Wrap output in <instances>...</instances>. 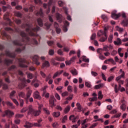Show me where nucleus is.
Masks as SVG:
<instances>
[{"mask_svg":"<svg viewBox=\"0 0 128 128\" xmlns=\"http://www.w3.org/2000/svg\"><path fill=\"white\" fill-rule=\"evenodd\" d=\"M91 74H92V76H98V74L96 73V72H94V71H92L91 72Z\"/></svg>","mask_w":128,"mask_h":128,"instance_id":"nucleus-61","label":"nucleus"},{"mask_svg":"<svg viewBox=\"0 0 128 128\" xmlns=\"http://www.w3.org/2000/svg\"><path fill=\"white\" fill-rule=\"evenodd\" d=\"M27 76H28V78H30V80L32 79V78H34V76H32V74H28Z\"/></svg>","mask_w":128,"mask_h":128,"instance_id":"nucleus-54","label":"nucleus"},{"mask_svg":"<svg viewBox=\"0 0 128 128\" xmlns=\"http://www.w3.org/2000/svg\"><path fill=\"white\" fill-rule=\"evenodd\" d=\"M102 34L104 35V32H102V30H100L98 32V36H102Z\"/></svg>","mask_w":128,"mask_h":128,"instance_id":"nucleus-40","label":"nucleus"},{"mask_svg":"<svg viewBox=\"0 0 128 128\" xmlns=\"http://www.w3.org/2000/svg\"><path fill=\"white\" fill-rule=\"evenodd\" d=\"M116 30L120 32H124V29L122 28H120L118 26H116Z\"/></svg>","mask_w":128,"mask_h":128,"instance_id":"nucleus-34","label":"nucleus"},{"mask_svg":"<svg viewBox=\"0 0 128 128\" xmlns=\"http://www.w3.org/2000/svg\"><path fill=\"white\" fill-rule=\"evenodd\" d=\"M60 80H62V79L60 78H56L54 80V83L56 84H58Z\"/></svg>","mask_w":128,"mask_h":128,"instance_id":"nucleus-41","label":"nucleus"},{"mask_svg":"<svg viewBox=\"0 0 128 128\" xmlns=\"http://www.w3.org/2000/svg\"><path fill=\"white\" fill-rule=\"evenodd\" d=\"M43 110L46 114H50V111L47 108H44Z\"/></svg>","mask_w":128,"mask_h":128,"instance_id":"nucleus-51","label":"nucleus"},{"mask_svg":"<svg viewBox=\"0 0 128 128\" xmlns=\"http://www.w3.org/2000/svg\"><path fill=\"white\" fill-rule=\"evenodd\" d=\"M51 64H52V66H58V64H60V62H56V58H52L50 61Z\"/></svg>","mask_w":128,"mask_h":128,"instance_id":"nucleus-12","label":"nucleus"},{"mask_svg":"<svg viewBox=\"0 0 128 128\" xmlns=\"http://www.w3.org/2000/svg\"><path fill=\"white\" fill-rule=\"evenodd\" d=\"M56 110H62V106H56Z\"/></svg>","mask_w":128,"mask_h":128,"instance_id":"nucleus-58","label":"nucleus"},{"mask_svg":"<svg viewBox=\"0 0 128 128\" xmlns=\"http://www.w3.org/2000/svg\"><path fill=\"white\" fill-rule=\"evenodd\" d=\"M32 90H29L26 94V98H30V96H32Z\"/></svg>","mask_w":128,"mask_h":128,"instance_id":"nucleus-19","label":"nucleus"},{"mask_svg":"<svg viewBox=\"0 0 128 128\" xmlns=\"http://www.w3.org/2000/svg\"><path fill=\"white\" fill-rule=\"evenodd\" d=\"M26 110H28V108H26V107L23 108L21 111L20 112H26Z\"/></svg>","mask_w":128,"mask_h":128,"instance_id":"nucleus-60","label":"nucleus"},{"mask_svg":"<svg viewBox=\"0 0 128 128\" xmlns=\"http://www.w3.org/2000/svg\"><path fill=\"white\" fill-rule=\"evenodd\" d=\"M47 44L50 46H52L54 44V41H48L47 42Z\"/></svg>","mask_w":128,"mask_h":128,"instance_id":"nucleus-53","label":"nucleus"},{"mask_svg":"<svg viewBox=\"0 0 128 128\" xmlns=\"http://www.w3.org/2000/svg\"><path fill=\"white\" fill-rule=\"evenodd\" d=\"M70 110V106L68 105L66 107V108L64 110V112L65 114H68Z\"/></svg>","mask_w":128,"mask_h":128,"instance_id":"nucleus-15","label":"nucleus"},{"mask_svg":"<svg viewBox=\"0 0 128 128\" xmlns=\"http://www.w3.org/2000/svg\"><path fill=\"white\" fill-rule=\"evenodd\" d=\"M114 44L115 46H120L122 44V40L120 38H117L116 40L114 42Z\"/></svg>","mask_w":128,"mask_h":128,"instance_id":"nucleus-8","label":"nucleus"},{"mask_svg":"<svg viewBox=\"0 0 128 128\" xmlns=\"http://www.w3.org/2000/svg\"><path fill=\"white\" fill-rule=\"evenodd\" d=\"M101 18H102L104 22H108V16H106V15H102Z\"/></svg>","mask_w":128,"mask_h":128,"instance_id":"nucleus-37","label":"nucleus"},{"mask_svg":"<svg viewBox=\"0 0 128 128\" xmlns=\"http://www.w3.org/2000/svg\"><path fill=\"white\" fill-rule=\"evenodd\" d=\"M120 110H126V104H122L120 106Z\"/></svg>","mask_w":128,"mask_h":128,"instance_id":"nucleus-30","label":"nucleus"},{"mask_svg":"<svg viewBox=\"0 0 128 128\" xmlns=\"http://www.w3.org/2000/svg\"><path fill=\"white\" fill-rule=\"evenodd\" d=\"M104 84H99L96 85L94 86V88L96 90H98V88H104Z\"/></svg>","mask_w":128,"mask_h":128,"instance_id":"nucleus-14","label":"nucleus"},{"mask_svg":"<svg viewBox=\"0 0 128 128\" xmlns=\"http://www.w3.org/2000/svg\"><path fill=\"white\" fill-rule=\"evenodd\" d=\"M12 102H14L16 104V106H18V100H16L14 98H12Z\"/></svg>","mask_w":128,"mask_h":128,"instance_id":"nucleus-56","label":"nucleus"},{"mask_svg":"<svg viewBox=\"0 0 128 128\" xmlns=\"http://www.w3.org/2000/svg\"><path fill=\"white\" fill-rule=\"evenodd\" d=\"M76 118L74 116V114H72V115L70 116V117H69L70 120H72V122H76Z\"/></svg>","mask_w":128,"mask_h":128,"instance_id":"nucleus-13","label":"nucleus"},{"mask_svg":"<svg viewBox=\"0 0 128 128\" xmlns=\"http://www.w3.org/2000/svg\"><path fill=\"white\" fill-rule=\"evenodd\" d=\"M85 86H86V88H92V84L90 82H85Z\"/></svg>","mask_w":128,"mask_h":128,"instance_id":"nucleus-39","label":"nucleus"},{"mask_svg":"<svg viewBox=\"0 0 128 128\" xmlns=\"http://www.w3.org/2000/svg\"><path fill=\"white\" fill-rule=\"evenodd\" d=\"M98 126V124L96 123H94V124H93L90 127V128H96V126Z\"/></svg>","mask_w":128,"mask_h":128,"instance_id":"nucleus-64","label":"nucleus"},{"mask_svg":"<svg viewBox=\"0 0 128 128\" xmlns=\"http://www.w3.org/2000/svg\"><path fill=\"white\" fill-rule=\"evenodd\" d=\"M58 4L60 6H63L64 2H62V1H59L58 2Z\"/></svg>","mask_w":128,"mask_h":128,"instance_id":"nucleus-62","label":"nucleus"},{"mask_svg":"<svg viewBox=\"0 0 128 128\" xmlns=\"http://www.w3.org/2000/svg\"><path fill=\"white\" fill-rule=\"evenodd\" d=\"M96 38V34H93L91 36L90 39L94 40Z\"/></svg>","mask_w":128,"mask_h":128,"instance_id":"nucleus-49","label":"nucleus"},{"mask_svg":"<svg viewBox=\"0 0 128 128\" xmlns=\"http://www.w3.org/2000/svg\"><path fill=\"white\" fill-rule=\"evenodd\" d=\"M64 72V70H62L60 71H58L56 72H55L52 76L53 78H56V76H60V74H62Z\"/></svg>","mask_w":128,"mask_h":128,"instance_id":"nucleus-6","label":"nucleus"},{"mask_svg":"<svg viewBox=\"0 0 128 128\" xmlns=\"http://www.w3.org/2000/svg\"><path fill=\"white\" fill-rule=\"evenodd\" d=\"M88 100L90 102H96V100H98V97L90 98Z\"/></svg>","mask_w":128,"mask_h":128,"instance_id":"nucleus-36","label":"nucleus"},{"mask_svg":"<svg viewBox=\"0 0 128 128\" xmlns=\"http://www.w3.org/2000/svg\"><path fill=\"white\" fill-rule=\"evenodd\" d=\"M18 96L20 98H26V94L24 92H20L18 93Z\"/></svg>","mask_w":128,"mask_h":128,"instance_id":"nucleus-20","label":"nucleus"},{"mask_svg":"<svg viewBox=\"0 0 128 128\" xmlns=\"http://www.w3.org/2000/svg\"><path fill=\"white\" fill-rule=\"evenodd\" d=\"M114 76H110L108 78V82H112V80H114Z\"/></svg>","mask_w":128,"mask_h":128,"instance_id":"nucleus-55","label":"nucleus"},{"mask_svg":"<svg viewBox=\"0 0 128 128\" xmlns=\"http://www.w3.org/2000/svg\"><path fill=\"white\" fill-rule=\"evenodd\" d=\"M112 38H114V36L110 35L108 38V42L110 43L112 42Z\"/></svg>","mask_w":128,"mask_h":128,"instance_id":"nucleus-38","label":"nucleus"},{"mask_svg":"<svg viewBox=\"0 0 128 128\" xmlns=\"http://www.w3.org/2000/svg\"><path fill=\"white\" fill-rule=\"evenodd\" d=\"M54 96L56 98V100H60V94H58L55 93Z\"/></svg>","mask_w":128,"mask_h":128,"instance_id":"nucleus-35","label":"nucleus"},{"mask_svg":"<svg viewBox=\"0 0 128 128\" xmlns=\"http://www.w3.org/2000/svg\"><path fill=\"white\" fill-rule=\"evenodd\" d=\"M122 24H124V26H128V20H125L122 21Z\"/></svg>","mask_w":128,"mask_h":128,"instance_id":"nucleus-47","label":"nucleus"},{"mask_svg":"<svg viewBox=\"0 0 128 128\" xmlns=\"http://www.w3.org/2000/svg\"><path fill=\"white\" fill-rule=\"evenodd\" d=\"M28 110V114H32V112L34 110V108H32V106L30 105L27 108Z\"/></svg>","mask_w":128,"mask_h":128,"instance_id":"nucleus-3","label":"nucleus"},{"mask_svg":"<svg viewBox=\"0 0 128 128\" xmlns=\"http://www.w3.org/2000/svg\"><path fill=\"white\" fill-rule=\"evenodd\" d=\"M70 72L72 74V76H78V71H76V69L71 70Z\"/></svg>","mask_w":128,"mask_h":128,"instance_id":"nucleus-21","label":"nucleus"},{"mask_svg":"<svg viewBox=\"0 0 128 128\" xmlns=\"http://www.w3.org/2000/svg\"><path fill=\"white\" fill-rule=\"evenodd\" d=\"M81 58L83 62H90V59L86 58V56H82Z\"/></svg>","mask_w":128,"mask_h":128,"instance_id":"nucleus-18","label":"nucleus"},{"mask_svg":"<svg viewBox=\"0 0 128 128\" xmlns=\"http://www.w3.org/2000/svg\"><path fill=\"white\" fill-rule=\"evenodd\" d=\"M36 82H37V83H35L34 84V86L35 88H38V86H40V81H38L36 80H33L32 83H31V84L32 86V84H34V83Z\"/></svg>","mask_w":128,"mask_h":128,"instance_id":"nucleus-7","label":"nucleus"},{"mask_svg":"<svg viewBox=\"0 0 128 128\" xmlns=\"http://www.w3.org/2000/svg\"><path fill=\"white\" fill-rule=\"evenodd\" d=\"M104 98V96L102 94V91H99L98 92V100H102Z\"/></svg>","mask_w":128,"mask_h":128,"instance_id":"nucleus-25","label":"nucleus"},{"mask_svg":"<svg viewBox=\"0 0 128 128\" xmlns=\"http://www.w3.org/2000/svg\"><path fill=\"white\" fill-rule=\"evenodd\" d=\"M24 114H17L15 115L16 118H22Z\"/></svg>","mask_w":128,"mask_h":128,"instance_id":"nucleus-28","label":"nucleus"},{"mask_svg":"<svg viewBox=\"0 0 128 128\" xmlns=\"http://www.w3.org/2000/svg\"><path fill=\"white\" fill-rule=\"evenodd\" d=\"M104 38H100L99 40L100 42H106V40L108 38V36H106V34H104Z\"/></svg>","mask_w":128,"mask_h":128,"instance_id":"nucleus-27","label":"nucleus"},{"mask_svg":"<svg viewBox=\"0 0 128 128\" xmlns=\"http://www.w3.org/2000/svg\"><path fill=\"white\" fill-rule=\"evenodd\" d=\"M36 58H38V56H34V57L33 58V60L34 62H35L36 64V66H40V63L38 62V60H36Z\"/></svg>","mask_w":128,"mask_h":128,"instance_id":"nucleus-23","label":"nucleus"},{"mask_svg":"<svg viewBox=\"0 0 128 128\" xmlns=\"http://www.w3.org/2000/svg\"><path fill=\"white\" fill-rule=\"evenodd\" d=\"M50 56H54V51L52 50H49V52H48Z\"/></svg>","mask_w":128,"mask_h":128,"instance_id":"nucleus-46","label":"nucleus"},{"mask_svg":"<svg viewBox=\"0 0 128 128\" xmlns=\"http://www.w3.org/2000/svg\"><path fill=\"white\" fill-rule=\"evenodd\" d=\"M37 22L39 26H44V24H42V19L40 18L38 19Z\"/></svg>","mask_w":128,"mask_h":128,"instance_id":"nucleus-29","label":"nucleus"},{"mask_svg":"<svg viewBox=\"0 0 128 128\" xmlns=\"http://www.w3.org/2000/svg\"><path fill=\"white\" fill-rule=\"evenodd\" d=\"M56 100L54 96L49 100L50 106L51 108H52L54 106V102H56Z\"/></svg>","mask_w":128,"mask_h":128,"instance_id":"nucleus-2","label":"nucleus"},{"mask_svg":"<svg viewBox=\"0 0 128 128\" xmlns=\"http://www.w3.org/2000/svg\"><path fill=\"white\" fill-rule=\"evenodd\" d=\"M103 50H104V52H108L109 50L108 46H104L103 48Z\"/></svg>","mask_w":128,"mask_h":128,"instance_id":"nucleus-45","label":"nucleus"},{"mask_svg":"<svg viewBox=\"0 0 128 128\" xmlns=\"http://www.w3.org/2000/svg\"><path fill=\"white\" fill-rule=\"evenodd\" d=\"M33 97L34 98H36L37 100H40V98H42L40 95V92L38 90L35 91L33 93Z\"/></svg>","mask_w":128,"mask_h":128,"instance_id":"nucleus-1","label":"nucleus"},{"mask_svg":"<svg viewBox=\"0 0 128 128\" xmlns=\"http://www.w3.org/2000/svg\"><path fill=\"white\" fill-rule=\"evenodd\" d=\"M71 64H72V62L70 60L69 61L68 60L66 61V66H70Z\"/></svg>","mask_w":128,"mask_h":128,"instance_id":"nucleus-59","label":"nucleus"},{"mask_svg":"<svg viewBox=\"0 0 128 128\" xmlns=\"http://www.w3.org/2000/svg\"><path fill=\"white\" fill-rule=\"evenodd\" d=\"M90 96V94H88V92H83L82 96H84V98H86V96Z\"/></svg>","mask_w":128,"mask_h":128,"instance_id":"nucleus-52","label":"nucleus"},{"mask_svg":"<svg viewBox=\"0 0 128 128\" xmlns=\"http://www.w3.org/2000/svg\"><path fill=\"white\" fill-rule=\"evenodd\" d=\"M42 96H44V98H50V94L48 92H46L44 91Z\"/></svg>","mask_w":128,"mask_h":128,"instance_id":"nucleus-24","label":"nucleus"},{"mask_svg":"<svg viewBox=\"0 0 128 128\" xmlns=\"http://www.w3.org/2000/svg\"><path fill=\"white\" fill-rule=\"evenodd\" d=\"M40 114H42V110H34L32 114V116H39Z\"/></svg>","mask_w":128,"mask_h":128,"instance_id":"nucleus-5","label":"nucleus"},{"mask_svg":"<svg viewBox=\"0 0 128 128\" xmlns=\"http://www.w3.org/2000/svg\"><path fill=\"white\" fill-rule=\"evenodd\" d=\"M67 90L70 92H72V87L70 86H68L67 88Z\"/></svg>","mask_w":128,"mask_h":128,"instance_id":"nucleus-44","label":"nucleus"},{"mask_svg":"<svg viewBox=\"0 0 128 128\" xmlns=\"http://www.w3.org/2000/svg\"><path fill=\"white\" fill-rule=\"evenodd\" d=\"M124 76H125L124 72H122V74L121 75L116 78V82H118L119 80H120V78H124Z\"/></svg>","mask_w":128,"mask_h":128,"instance_id":"nucleus-11","label":"nucleus"},{"mask_svg":"<svg viewBox=\"0 0 128 128\" xmlns=\"http://www.w3.org/2000/svg\"><path fill=\"white\" fill-rule=\"evenodd\" d=\"M52 126L53 128H58V122H54L52 124Z\"/></svg>","mask_w":128,"mask_h":128,"instance_id":"nucleus-50","label":"nucleus"},{"mask_svg":"<svg viewBox=\"0 0 128 128\" xmlns=\"http://www.w3.org/2000/svg\"><path fill=\"white\" fill-rule=\"evenodd\" d=\"M14 122L16 124H20V120L18 119H16L14 120Z\"/></svg>","mask_w":128,"mask_h":128,"instance_id":"nucleus-48","label":"nucleus"},{"mask_svg":"<svg viewBox=\"0 0 128 128\" xmlns=\"http://www.w3.org/2000/svg\"><path fill=\"white\" fill-rule=\"evenodd\" d=\"M50 66V62H48V61H46L42 64L43 68H48V66Z\"/></svg>","mask_w":128,"mask_h":128,"instance_id":"nucleus-16","label":"nucleus"},{"mask_svg":"<svg viewBox=\"0 0 128 128\" xmlns=\"http://www.w3.org/2000/svg\"><path fill=\"white\" fill-rule=\"evenodd\" d=\"M62 88H64V86H58V87H57L56 88V90H57L58 91L62 90Z\"/></svg>","mask_w":128,"mask_h":128,"instance_id":"nucleus-57","label":"nucleus"},{"mask_svg":"<svg viewBox=\"0 0 128 128\" xmlns=\"http://www.w3.org/2000/svg\"><path fill=\"white\" fill-rule=\"evenodd\" d=\"M5 114L6 116H12L14 115V113L10 110L5 111Z\"/></svg>","mask_w":128,"mask_h":128,"instance_id":"nucleus-10","label":"nucleus"},{"mask_svg":"<svg viewBox=\"0 0 128 128\" xmlns=\"http://www.w3.org/2000/svg\"><path fill=\"white\" fill-rule=\"evenodd\" d=\"M53 116H54L55 118H58L60 116V112H54L52 114Z\"/></svg>","mask_w":128,"mask_h":128,"instance_id":"nucleus-22","label":"nucleus"},{"mask_svg":"<svg viewBox=\"0 0 128 128\" xmlns=\"http://www.w3.org/2000/svg\"><path fill=\"white\" fill-rule=\"evenodd\" d=\"M55 60L58 62H64V57H56Z\"/></svg>","mask_w":128,"mask_h":128,"instance_id":"nucleus-17","label":"nucleus"},{"mask_svg":"<svg viewBox=\"0 0 128 128\" xmlns=\"http://www.w3.org/2000/svg\"><path fill=\"white\" fill-rule=\"evenodd\" d=\"M114 90L116 94H118L120 90V88H118V85L116 84L114 85Z\"/></svg>","mask_w":128,"mask_h":128,"instance_id":"nucleus-32","label":"nucleus"},{"mask_svg":"<svg viewBox=\"0 0 128 128\" xmlns=\"http://www.w3.org/2000/svg\"><path fill=\"white\" fill-rule=\"evenodd\" d=\"M76 106L79 112H82V106H80V104L79 102H78L76 104Z\"/></svg>","mask_w":128,"mask_h":128,"instance_id":"nucleus-33","label":"nucleus"},{"mask_svg":"<svg viewBox=\"0 0 128 128\" xmlns=\"http://www.w3.org/2000/svg\"><path fill=\"white\" fill-rule=\"evenodd\" d=\"M16 92L15 90H13L10 93V98H11V100L12 99V98H14V94H16Z\"/></svg>","mask_w":128,"mask_h":128,"instance_id":"nucleus-26","label":"nucleus"},{"mask_svg":"<svg viewBox=\"0 0 128 128\" xmlns=\"http://www.w3.org/2000/svg\"><path fill=\"white\" fill-rule=\"evenodd\" d=\"M120 13L116 14V13H112L111 16L114 20H118V18L120 17Z\"/></svg>","mask_w":128,"mask_h":128,"instance_id":"nucleus-4","label":"nucleus"},{"mask_svg":"<svg viewBox=\"0 0 128 128\" xmlns=\"http://www.w3.org/2000/svg\"><path fill=\"white\" fill-rule=\"evenodd\" d=\"M88 120V119H85V120H82V124H85L86 122H87Z\"/></svg>","mask_w":128,"mask_h":128,"instance_id":"nucleus-63","label":"nucleus"},{"mask_svg":"<svg viewBox=\"0 0 128 128\" xmlns=\"http://www.w3.org/2000/svg\"><path fill=\"white\" fill-rule=\"evenodd\" d=\"M61 96L62 98H64V96H68V92H64L62 93Z\"/></svg>","mask_w":128,"mask_h":128,"instance_id":"nucleus-31","label":"nucleus"},{"mask_svg":"<svg viewBox=\"0 0 128 128\" xmlns=\"http://www.w3.org/2000/svg\"><path fill=\"white\" fill-rule=\"evenodd\" d=\"M66 120H68V116H64V117L62 119V124H64V122H66Z\"/></svg>","mask_w":128,"mask_h":128,"instance_id":"nucleus-43","label":"nucleus"},{"mask_svg":"<svg viewBox=\"0 0 128 128\" xmlns=\"http://www.w3.org/2000/svg\"><path fill=\"white\" fill-rule=\"evenodd\" d=\"M120 116H122V113L120 112V113H118L117 114H115L112 118H120Z\"/></svg>","mask_w":128,"mask_h":128,"instance_id":"nucleus-42","label":"nucleus"},{"mask_svg":"<svg viewBox=\"0 0 128 128\" xmlns=\"http://www.w3.org/2000/svg\"><path fill=\"white\" fill-rule=\"evenodd\" d=\"M24 128H30L34 126V124L30 123V122H26V124L24 125Z\"/></svg>","mask_w":128,"mask_h":128,"instance_id":"nucleus-9","label":"nucleus"}]
</instances>
